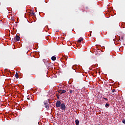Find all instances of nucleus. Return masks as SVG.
<instances>
[{
    "label": "nucleus",
    "instance_id": "obj_1",
    "mask_svg": "<svg viewBox=\"0 0 125 125\" xmlns=\"http://www.w3.org/2000/svg\"><path fill=\"white\" fill-rule=\"evenodd\" d=\"M42 61L44 63L45 65L47 66V67H50L51 66V63H49V62H48V61H46L45 59H43Z\"/></svg>",
    "mask_w": 125,
    "mask_h": 125
},
{
    "label": "nucleus",
    "instance_id": "obj_2",
    "mask_svg": "<svg viewBox=\"0 0 125 125\" xmlns=\"http://www.w3.org/2000/svg\"><path fill=\"white\" fill-rule=\"evenodd\" d=\"M60 107H61V110H62V111H66V105H65V104L62 103L61 104Z\"/></svg>",
    "mask_w": 125,
    "mask_h": 125
},
{
    "label": "nucleus",
    "instance_id": "obj_3",
    "mask_svg": "<svg viewBox=\"0 0 125 125\" xmlns=\"http://www.w3.org/2000/svg\"><path fill=\"white\" fill-rule=\"evenodd\" d=\"M44 105H45V108H46V109H47V110L49 109V104H48L47 101L44 102Z\"/></svg>",
    "mask_w": 125,
    "mask_h": 125
},
{
    "label": "nucleus",
    "instance_id": "obj_4",
    "mask_svg": "<svg viewBox=\"0 0 125 125\" xmlns=\"http://www.w3.org/2000/svg\"><path fill=\"white\" fill-rule=\"evenodd\" d=\"M61 102H60V101H58L56 103V106L57 108H58L61 106Z\"/></svg>",
    "mask_w": 125,
    "mask_h": 125
},
{
    "label": "nucleus",
    "instance_id": "obj_5",
    "mask_svg": "<svg viewBox=\"0 0 125 125\" xmlns=\"http://www.w3.org/2000/svg\"><path fill=\"white\" fill-rule=\"evenodd\" d=\"M59 93H61V94H63V93H66V90H59Z\"/></svg>",
    "mask_w": 125,
    "mask_h": 125
},
{
    "label": "nucleus",
    "instance_id": "obj_6",
    "mask_svg": "<svg viewBox=\"0 0 125 125\" xmlns=\"http://www.w3.org/2000/svg\"><path fill=\"white\" fill-rule=\"evenodd\" d=\"M15 40L17 42H19V41H20V37H19V36L17 35L15 37Z\"/></svg>",
    "mask_w": 125,
    "mask_h": 125
},
{
    "label": "nucleus",
    "instance_id": "obj_7",
    "mask_svg": "<svg viewBox=\"0 0 125 125\" xmlns=\"http://www.w3.org/2000/svg\"><path fill=\"white\" fill-rule=\"evenodd\" d=\"M75 124L76 125H80V121H79V120L77 119L75 120Z\"/></svg>",
    "mask_w": 125,
    "mask_h": 125
},
{
    "label": "nucleus",
    "instance_id": "obj_8",
    "mask_svg": "<svg viewBox=\"0 0 125 125\" xmlns=\"http://www.w3.org/2000/svg\"><path fill=\"white\" fill-rule=\"evenodd\" d=\"M51 59L52 61H55V60H56V57L53 56L52 57Z\"/></svg>",
    "mask_w": 125,
    "mask_h": 125
},
{
    "label": "nucleus",
    "instance_id": "obj_9",
    "mask_svg": "<svg viewBox=\"0 0 125 125\" xmlns=\"http://www.w3.org/2000/svg\"><path fill=\"white\" fill-rule=\"evenodd\" d=\"M83 40V38H81L80 39L78 40V42H82Z\"/></svg>",
    "mask_w": 125,
    "mask_h": 125
},
{
    "label": "nucleus",
    "instance_id": "obj_10",
    "mask_svg": "<svg viewBox=\"0 0 125 125\" xmlns=\"http://www.w3.org/2000/svg\"><path fill=\"white\" fill-rule=\"evenodd\" d=\"M110 105L109 104H105V107H106V108H109V106Z\"/></svg>",
    "mask_w": 125,
    "mask_h": 125
},
{
    "label": "nucleus",
    "instance_id": "obj_11",
    "mask_svg": "<svg viewBox=\"0 0 125 125\" xmlns=\"http://www.w3.org/2000/svg\"><path fill=\"white\" fill-rule=\"evenodd\" d=\"M19 77V76L18 75V74L17 73H16L15 75L16 79H18Z\"/></svg>",
    "mask_w": 125,
    "mask_h": 125
},
{
    "label": "nucleus",
    "instance_id": "obj_12",
    "mask_svg": "<svg viewBox=\"0 0 125 125\" xmlns=\"http://www.w3.org/2000/svg\"><path fill=\"white\" fill-rule=\"evenodd\" d=\"M70 93H71L72 94V93H73V92H75V91L73 90H70L69 91Z\"/></svg>",
    "mask_w": 125,
    "mask_h": 125
},
{
    "label": "nucleus",
    "instance_id": "obj_13",
    "mask_svg": "<svg viewBox=\"0 0 125 125\" xmlns=\"http://www.w3.org/2000/svg\"><path fill=\"white\" fill-rule=\"evenodd\" d=\"M122 123L123 124H125V119H123L122 121Z\"/></svg>",
    "mask_w": 125,
    "mask_h": 125
},
{
    "label": "nucleus",
    "instance_id": "obj_14",
    "mask_svg": "<svg viewBox=\"0 0 125 125\" xmlns=\"http://www.w3.org/2000/svg\"><path fill=\"white\" fill-rule=\"evenodd\" d=\"M112 92H116V89H113L112 90Z\"/></svg>",
    "mask_w": 125,
    "mask_h": 125
},
{
    "label": "nucleus",
    "instance_id": "obj_15",
    "mask_svg": "<svg viewBox=\"0 0 125 125\" xmlns=\"http://www.w3.org/2000/svg\"><path fill=\"white\" fill-rule=\"evenodd\" d=\"M31 15H33L34 16H35L36 15V14H35V13H31Z\"/></svg>",
    "mask_w": 125,
    "mask_h": 125
},
{
    "label": "nucleus",
    "instance_id": "obj_16",
    "mask_svg": "<svg viewBox=\"0 0 125 125\" xmlns=\"http://www.w3.org/2000/svg\"><path fill=\"white\" fill-rule=\"evenodd\" d=\"M103 99H104V100H106V101H108V99H107V98H103Z\"/></svg>",
    "mask_w": 125,
    "mask_h": 125
},
{
    "label": "nucleus",
    "instance_id": "obj_17",
    "mask_svg": "<svg viewBox=\"0 0 125 125\" xmlns=\"http://www.w3.org/2000/svg\"><path fill=\"white\" fill-rule=\"evenodd\" d=\"M57 97L58 99H59V98H60L59 96L57 95Z\"/></svg>",
    "mask_w": 125,
    "mask_h": 125
},
{
    "label": "nucleus",
    "instance_id": "obj_18",
    "mask_svg": "<svg viewBox=\"0 0 125 125\" xmlns=\"http://www.w3.org/2000/svg\"><path fill=\"white\" fill-rule=\"evenodd\" d=\"M121 40H124V38L123 37L121 38Z\"/></svg>",
    "mask_w": 125,
    "mask_h": 125
},
{
    "label": "nucleus",
    "instance_id": "obj_19",
    "mask_svg": "<svg viewBox=\"0 0 125 125\" xmlns=\"http://www.w3.org/2000/svg\"><path fill=\"white\" fill-rule=\"evenodd\" d=\"M114 95H117V94H115V93H114Z\"/></svg>",
    "mask_w": 125,
    "mask_h": 125
}]
</instances>
